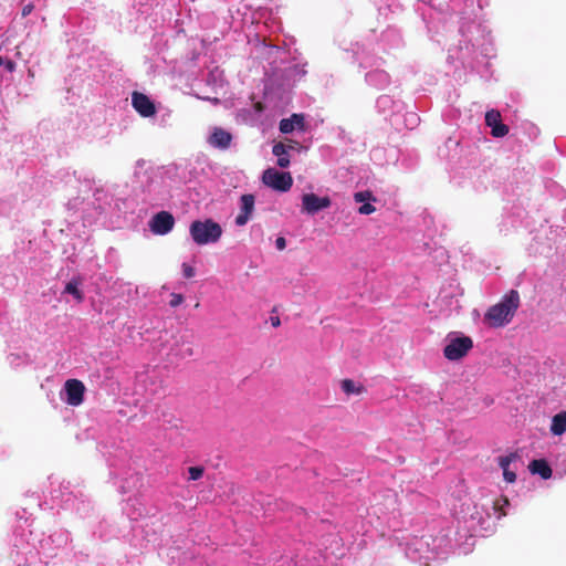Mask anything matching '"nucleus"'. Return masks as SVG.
Instances as JSON below:
<instances>
[{"label":"nucleus","mask_w":566,"mask_h":566,"mask_svg":"<svg viewBox=\"0 0 566 566\" xmlns=\"http://www.w3.org/2000/svg\"><path fill=\"white\" fill-rule=\"evenodd\" d=\"M132 103L136 112L143 117H149L156 113L155 104L143 93L134 92L132 95Z\"/></svg>","instance_id":"1a4fd4ad"},{"label":"nucleus","mask_w":566,"mask_h":566,"mask_svg":"<svg viewBox=\"0 0 566 566\" xmlns=\"http://www.w3.org/2000/svg\"><path fill=\"white\" fill-rule=\"evenodd\" d=\"M443 355L448 360L454 361L463 358L473 348V340L469 336H448Z\"/></svg>","instance_id":"7ed1b4c3"},{"label":"nucleus","mask_w":566,"mask_h":566,"mask_svg":"<svg viewBox=\"0 0 566 566\" xmlns=\"http://www.w3.org/2000/svg\"><path fill=\"white\" fill-rule=\"evenodd\" d=\"M275 244L279 250H283L286 245V241L283 237H279L275 241Z\"/></svg>","instance_id":"c85d7f7f"},{"label":"nucleus","mask_w":566,"mask_h":566,"mask_svg":"<svg viewBox=\"0 0 566 566\" xmlns=\"http://www.w3.org/2000/svg\"><path fill=\"white\" fill-rule=\"evenodd\" d=\"M189 231L192 240L199 245L214 243L222 235L221 226L211 219L193 221Z\"/></svg>","instance_id":"f03ea898"},{"label":"nucleus","mask_w":566,"mask_h":566,"mask_svg":"<svg viewBox=\"0 0 566 566\" xmlns=\"http://www.w3.org/2000/svg\"><path fill=\"white\" fill-rule=\"evenodd\" d=\"M282 143L287 153H290L291 150L300 151L303 148L298 142L293 140V139H286L285 142H282Z\"/></svg>","instance_id":"4be33fe9"},{"label":"nucleus","mask_w":566,"mask_h":566,"mask_svg":"<svg viewBox=\"0 0 566 566\" xmlns=\"http://www.w3.org/2000/svg\"><path fill=\"white\" fill-rule=\"evenodd\" d=\"M189 480L196 481L199 480L203 475V468L201 467H190L188 469Z\"/></svg>","instance_id":"412c9836"},{"label":"nucleus","mask_w":566,"mask_h":566,"mask_svg":"<svg viewBox=\"0 0 566 566\" xmlns=\"http://www.w3.org/2000/svg\"><path fill=\"white\" fill-rule=\"evenodd\" d=\"M551 432L554 436H562L566 432V410L560 411L553 417Z\"/></svg>","instance_id":"2eb2a0df"},{"label":"nucleus","mask_w":566,"mask_h":566,"mask_svg":"<svg viewBox=\"0 0 566 566\" xmlns=\"http://www.w3.org/2000/svg\"><path fill=\"white\" fill-rule=\"evenodd\" d=\"M509 504L507 497H501L494 502V510L500 512L499 517L506 515L503 509Z\"/></svg>","instance_id":"aec40b11"},{"label":"nucleus","mask_w":566,"mask_h":566,"mask_svg":"<svg viewBox=\"0 0 566 566\" xmlns=\"http://www.w3.org/2000/svg\"><path fill=\"white\" fill-rule=\"evenodd\" d=\"M332 205L331 198L318 197L317 195L310 192L302 196V211L308 214H315L316 212L329 208Z\"/></svg>","instance_id":"39448f33"},{"label":"nucleus","mask_w":566,"mask_h":566,"mask_svg":"<svg viewBox=\"0 0 566 566\" xmlns=\"http://www.w3.org/2000/svg\"><path fill=\"white\" fill-rule=\"evenodd\" d=\"M520 294L516 290H511L502 300L492 305L484 315V321L490 327H503L514 317L520 307Z\"/></svg>","instance_id":"f257e3e1"},{"label":"nucleus","mask_w":566,"mask_h":566,"mask_svg":"<svg viewBox=\"0 0 566 566\" xmlns=\"http://www.w3.org/2000/svg\"><path fill=\"white\" fill-rule=\"evenodd\" d=\"M241 201V211L235 217V224L242 227L247 224L249 221L253 210H254V196L251 193L242 195L240 198Z\"/></svg>","instance_id":"9d476101"},{"label":"nucleus","mask_w":566,"mask_h":566,"mask_svg":"<svg viewBox=\"0 0 566 566\" xmlns=\"http://www.w3.org/2000/svg\"><path fill=\"white\" fill-rule=\"evenodd\" d=\"M270 322L273 327H279L281 325V319L279 316H271Z\"/></svg>","instance_id":"c756f323"},{"label":"nucleus","mask_w":566,"mask_h":566,"mask_svg":"<svg viewBox=\"0 0 566 566\" xmlns=\"http://www.w3.org/2000/svg\"><path fill=\"white\" fill-rule=\"evenodd\" d=\"M81 281L78 279H72L70 282L66 283L64 293L71 294L74 296V298L81 303L84 300L83 292L78 289Z\"/></svg>","instance_id":"dca6fc26"},{"label":"nucleus","mask_w":566,"mask_h":566,"mask_svg":"<svg viewBox=\"0 0 566 566\" xmlns=\"http://www.w3.org/2000/svg\"><path fill=\"white\" fill-rule=\"evenodd\" d=\"M375 211H376L375 206H373V205H371V203H369V202H365L363 206H360V207L358 208V212H359L360 214H370V213H373V212H375Z\"/></svg>","instance_id":"5701e85b"},{"label":"nucleus","mask_w":566,"mask_h":566,"mask_svg":"<svg viewBox=\"0 0 566 566\" xmlns=\"http://www.w3.org/2000/svg\"><path fill=\"white\" fill-rule=\"evenodd\" d=\"M485 124L491 127V134L493 137H504L509 134V126L502 123L501 114L496 109L486 112Z\"/></svg>","instance_id":"6e6552de"},{"label":"nucleus","mask_w":566,"mask_h":566,"mask_svg":"<svg viewBox=\"0 0 566 566\" xmlns=\"http://www.w3.org/2000/svg\"><path fill=\"white\" fill-rule=\"evenodd\" d=\"M3 65H4L6 70L10 73L13 72L17 66L15 62L12 60L3 61Z\"/></svg>","instance_id":"bb28decb"},{"label":"nucleus","mask_w":566,"mask_h":566,"mask_svg":"<svg viewBox=\"0 0 566 566\" xmlns=\"http://www.w3.org/2000/svg\"><path fill=\"white\" fill-rule=\"evenodd\" d=\"M517 458V455L515 453H511L509 455H505V457H500L499 458V465L500 468L504 471V468H507L510 469V464L515 461Z\"/></svg>","instance_id":"a211bd4d"},{"label":"nucleus","mask_w":566,"mask_h":566,"mask_svg":"<svg viewBox=\"0 0 566 566\" xmlns=\"http://www.w3.org/2000/svg\"><path fill=\"white\" fill-rule=\"evenodd\" d=\"M66 402L71 406H78L83 402L85 387L81 380L69 379L65 382Z\"/></svg>","instance_id":"0eeeda50"},{"label":"nucleus","mask_w":566,"mask_h":566,"mask_svg":"<svg viewBox=\"0 0 566 566\" xmlns=\"http://www.w3.org/2000/svg\"><path fill=\"white\" fill-rule=\"evenodd\" d=\"M272 153L275 157H277V160H276V165L280 167V168H286L290 166L291 164V160H290V155L289 153L286 151V149L284 148V145L282 142L280 143H276L273 147H272Z\"/></svg>","instance_id":"4468645a"},{"label":"nucleus","mask_w":566,"mask_h":566,"mask_svg":"<svg viewBox=\"0 0 566 566\" xmlns=\"http://www.w3.org/2000/svg\"><path fill=\"white\" fill-rule=\"evenodd\" d=\"M3 65V59L0 56V67Z\"/></svg>","instance_id":"7c9ffc66"},{"label":"nucleus","mask_w":566,"mask_h":566,"mask_svg":"<svg viewBox=\"0 0 566 566\" xmlns=\"http://www.w3.org/2000/svg\"><path fill=\"white\" fill-rule=\"evenodd\" d=\"M279 128L283 134H290L294 129L305 132V116L303 114H292L289 118H283L280 120Z\"/></svg>","instance_id":"9b49d317"},{"label":"nucleus","mask_w":566,"mask_h":566,"mask_svg":"<svg viewBox=\"0 0 566 566\" xmlns=\"http://www.w3.org/2000/svg\"><path fill=\"white\" fill-rule=\"evenodd\" d=\"M262 181L268 187L281 192L290 190L293 185V178L290 172L279 171L274 168L264 170Z\"/></svg>","instance_id":"20e7f679"},{"label":"nucleus","mask_w":566,"mask_h":566,"mask_svg":"<svg viewBox=\"0 0 566 566\" xmlns=\"http://www.w3.org/2000/svg\"><path fill=\"white\" fill-rule=\"evenodd\" d=\"M231 142L232 135L220 127H216L209 137V144L219 149H228Z\"/></svg>","instance_id":"f8f14e48"},{"label":"nucleus","mask_w":566,"mask_h":566,"mask_svg":"<svg viewBox=\"0 0 566 566\" xmlns=\"http://www.w3.org/2000/svg\"><path fill=\"white\" fill-rule=\"evenodd\" d=\"M182 273L186 279H191L195 276V269L187 263H182Z\"/></svg>","instance_id":"a878e982"},{"label":"nucleus","mask_w":566,"mask_h":566,"mask_svg":"<svg viewBox=\"0 0 566 566\" xmlns=\"http://www.w3.org/2000/svg\"><path fill=\"white\" fill-rule=\"evenodd\" d=\"M184 302V296L181 294H178V293H172L170 295V306L171 307H177L179 306L181 303Z\"/></svg>","instance_id":"b1692460"},{"label":"nucleus","mask_w":566,"mask_h":566,"mask_svg":"<svg viewBox=\"0 0 566 566\" xmlns=\"http://www.w3.org/2000/svg\"><path fill=\"white\" fill-rule=\"evenodd\" d=\"M34 9V6L32 3H28L25 4L23 8H22V17H27L29 15Z\"/></svg>","instance_id":"cd10ccee"},{"label":"nucleus","mask_w":566,"mask_h":566,"mask_svg":"<svg viewBox=\"0 0 566 566\" xmlns=\"http://www.w3.org/2000/svg\"><path fill=\"white\" fill-rule=\"evenodd\" d=\"M340 387L346 395H360L365 391L363 385H358L352 379L342 380Z\"/></svg>","instance_id":"f3484780"},{"label":"nucleus","mask_w":566,"mask_h":566,"mask_svg":"<svg viewBox=\"0 0 566 566\" xmlns=\"http://www.w3.org/2000/svg\"><path fill=\"white\" fill-rule=\"evenodd\" d=\"M354 200L356 202H365L367 200H376L374 197H373V193L368 190H365V191H358L356 193H354Z\"/></svg>","instance_id":"6ab92c4d"},{"label":"nucleus","mask_w":566,"mask_h":566,"mask_svg":"<svg viewBox=\"0 0 566 566\" xmlns=\"http://www.w3.org/2000/svg\"><path fill=\"white\" fill-rule=\"evenodd\" d=\"M528 469L533 474H538L541 478H543L545 480L549 479L553 473L547 461L544 459H536V460L531 461Z\"/></svg>","instance_id":"ddd939ff"},{"label":"nucleus","mask_w":566,"mask_h":566,"mask_svg":"<svg viewBox=\"0 0 566 566\" xmlns=\"http://www.w3.org/2000/svg\"><path fill=\"white\" fill-rule=\"evenodd\" d=\"M174 226L175 218L168 211H160L156 213L149 222V228L151 232L159 235H165L168 232H170Z\"/></svg>","instance_id":"423d86ee"},{"label":"nucleus","mask_w":566,"mask_h":566,"mask_svg":"<svg viewBox=\"0 0 566 566\" xmlns=\"http://www.w3.org/2000/svg\"><path fill=\"white\" fill-rule=\"evenodd\" d=\"M503 478L507 483H514L516 481L515 472L511 471L507 468H504Z\"/></svg>","instance_id":"393cba45"}]
</instances>
